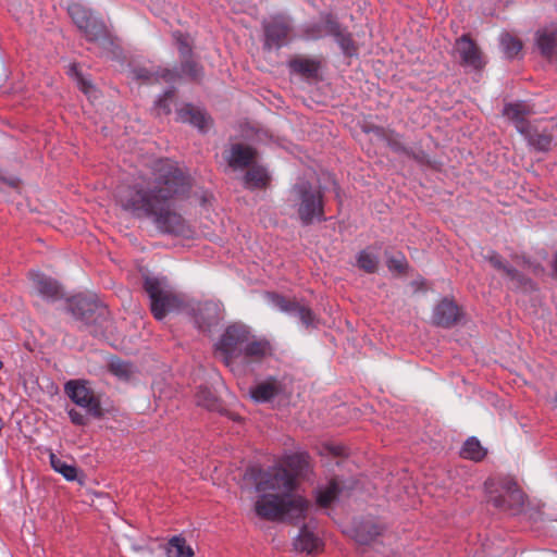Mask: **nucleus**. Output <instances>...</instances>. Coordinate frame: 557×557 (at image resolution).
Masks as SVG:
<instances>
[{
    "label": "nucleus",
    "instance_id": "nucleus-22",
    "mask_svg": "<svg viewBox=\"0 0 557 557\" xmlns=\"http://www.w3.org/2000/svg\"><path fill=\"white\" fill-rule=\"evenodd\" d=\"M177 115L180 121L184 123H190L201 132H206L210 126L209 116L202 110L195 108L191 104H185L182 107L177 111Z\"/></svg>",
    "mask_w": 557,
    "mask_h": 557
},
{
    "label": "nucleus",
    "instance_id": "nucleus-12",
    "mask_svg": "<svg viewBox=\"0 0 557 557\" xmlns=\"http://www.w3.org/2000/svg\"><path fill=\"white\" fill-rule=\"evenodd\" d=\"M264 29V47L267 49H280L287 44L292 25L284 16H275L272 21L263 24Z\"/></svg>",
    "mask_w": 557,
    "mask_h": 557
},
{
    "label": "nucleus",
    "instance_id": "nucleus-46",
    "mask_svg": "<svg viewBox=\"0 0 557 557\" xmlns=\"http://www.w3.org/2000/svg\"><path fill=\"white\" fill-rule=\"evenodd\" d=\"M177 39L180 41V52H181V54L183 57L188 55L190 53V51H191L189 45L182 39L181 35H180V37Z\"/></svg>",
    "mask_w": 557,
    "mask_h": 557
},
{
    "label": "nucleus",
    "instance_id": "nucleus-38",
    "mask_svg": "<svg viewBox=\"0 0 557 557\" xmlns=\"http://www.w3.org/2000/svg\"><path fill=\"white\" fill-rule=\"evenodd\" d=\"M334 38L346 55H352L356 52V47L351 35L347 32L346 28H343Z\"/></svg>",
    "mask_w": 557,
    "mask_h": 557
},
{
    "label": "nucleus",
    "instance_id": "nucleus-36",
    "mask_svg": "<svg viewBox=\"0 0 557 557\" xmlns=\"http://www.w3.org/2000/svg\"><path fill=\"white\" fill-rule=\"evenodd\" d=\"M324 36L322 22L306 23L301 27V38L305 40H319Z\"/></svg>",
    "mask_w": 557,
    "mask_h": 557
},
{
    "label": "nucleus",
    "instance_id": "nucleus-48",
    "mask_svg": "<svg viewBox=\"0 0 557 557\" xmlns=\"http://www.w3.org/2000/svg\"><path fill=\"white\" fill-rule=\"evenodd\" d=\"M8 184H10L11 186H16L17 181L16 180H10V181H8Z\"/></svg>",
    "mask_w": 557,
    "mask_h": 557
},
{
    "label": "nucleus",
    "instance_id": "nucleus-30",
    "mask_svg": "<svg viewBox=\"0 0 557 557\" xmlns=\"http://www.w3.org/2000/svg\"><path fill=\"white\" fill-rule=\"evenodd\" d=\"M168 557H193L194 550L182 536H173L166 545Z\"/></svg>",
    "mask_w": 557,
    "mask_h": 557
},
{
    "label": "nucleus",
    "instance_id": "nucleus-24",
    "mask_svg": "<svg viewBox=\"0 0 557 557\" xmlns=\"http://www.w3.org/2000/svg\"><path fill=\"white\" fill-rule=\"evenodd\" d=\"M294 546L298 552L315 554L321 550L322 542L307 525H304L294 542Z\"/></svg>",
    "mask_w": 557,
    "mask_h": 557
},
{
    "label": "nucleus",
    "instance_id": "nucleus-20",
    "mask_svg": "<svg viewBox=\"0 0 557 557\" xmlns=\"http://www.w3.org/2000/svg\"><path fill=\"white\" fill-rule=\"evenodd\" d=\"M460 317V310L458 306L449 300L441 301L433 313L434 323L438 326L450 327L453 326Z\"/></svg>",
    "mask_w": 557,
    "mask_h": 557
},
{
    "label": "nucleus",
    "instance_id": "nucleus-2",
    "mask_svg": "<svg viewBox=\"0 0 557 557\" xmlns=\"http://www.w3.org/2000/svg\"><path fill=\"white\" fill-rule=\"evenodd\" d=\"M309 502L297 494L264 493L255 503L258 517L268 521L296 522L306 517Z\"/></svg>",
    "mask_w": 557,
    "mask_h": 557
},
{
    "label": "nucleus",
    "instance_id": "nucleus-17",
    "mask_svg": "<svg viewBox=\"0 0 557 557\" xmlns=\"http://www.w3.org/2000/svg\"><path fill=\"white\" fill-rule=\"evenodd\" d=\"M383 530L384 528L379 521L367 519L356 523L351 532L357 543L366 545L381 535Z\"/></svg>",
    "mask_w": 557,
    "mask_h": 557
},
{
    "label": "nucleus",
    "instance_id": "nucleus-1",
    "mask_svg": "<svg viewBox=\"0 0 557 557\" xmlns=\"http://www.w3.org/2000/svg\"><path fill=\"white\" fill-rule=\"evenodd\" d=\"M190 188V177L174 161L161 159L153 163L151 176L121 188L117 201L134 216L151 220L161 233L184 235L188 227L175 210V203L184 199Z\"/></svg>",
    "mask_w": 557,
    "mask_h": 557
},
{
    "label": "nucleus",
    "instance_id": "nucleus-5",
    "mask_svg": "<svg viewBox=\"0 0 557 557\" xmlns=\"http://www.w3.org/2000/svg\"><path fill=\"white\" fill-rule=\"evenodd\" d=\"M144 288L150 299V310L157 320L180 307V299L171 285L164 278L147 276Z\"/></svg>",
    "mask_w": 557,
    "mask_h": 557
},
{
    "label": "nucleus",
    "instance_id": "nucleus-31",
    "mask_svg": "<svg viewBox=\"0 0 557 557\" xmlns=\"http://www.w3.org/2000/svg\"><path fill=\"white\" fill-rule=\"evenodd\" d=\"M269 182L267 171L261 166H251L245 175V184L248 188H263Z\"/></svg>",
    "mask_w": 557,
    "mask_h": 557
},
{
    "label": "nucleus",
    "instance_id": "nucleus-28",
    "mask_svg": "<svg viewBox=\"0 0 557 557\" xmlns=\"http://www.w3.org/2000/svg\"><path fill=\"white\" fill-rule=\"evenodd\" d=\"M196 322L200 329H209L218 322V306L213 302H205L196 315Z\"/></svg>",
    "mask_w": 557,
    "mask_h": 557
},
{
    "label": "nucleus",
    "instance_id": "nucleus-13",
    "mask_svg": "<svg viewBox=\"0 0 557 557\" xmlns=\"http://www.w3.org/2000/svg\"><path fill=\"white\" fill-rule=\"evenodd\" d=\"M455 50L462 66L481 70L485 65L481 49L469 35H462L456 40Z\"/></svg>",
    "mask_w": 557,
    "mask_h": 557
},
{
    "label": "nucleus",
    "instance_id": "nucleus-26",
    "mask_svg": "<svg viewBox=\"0 0 557 557\" xmlns=\"http://www.w3.org/2000/svg\"><path fill=\"white\" fill-rule=\"evenodd\" d=\"M282 468H286L289 474H293L295 478V482L298 481L300 476H304L309 468L308 457L302 454H294L287 456L284 460Z\"/></svg>",
    "mask_w": 557,
    "mask_h": 557
},
{
    "label": "nucleus",
    "instance_id": "nucleus-4",
    "mask_svg": "<svg viewBox=\"0 0 557 557\" xmlns=\"http://www.w3.org/2000/svg\"><path fill=\"white\" fill-rule=\"evenodd\" d=\"M484 487L487 500L497 509L517 511L524 504L525 495L511 478L487 479Z\"/></svg>",
    "mask_w": 557,
    "mask_h": 557
},
{
    "label": "nucleus",
    "instance_id": "nucleus-27",
    "mask_svg": "<svg viewBox=\"0 0 557 557\" xmlns=\"http://www.w3.org/2000/svg\"><path fill=\"white\" fill-rule=\"evenodd\" d=\"M486 259L490 261L493 268L502 271L507 278L512 282H517L518 284L522 283V274L517 269L506 263L497 252L492 251L486 256Z\"/></svg>",
    "mask_w": 557,
    "mask_h": 557
},
{
    "label": "nucleus",
    "instance_id": "nucleus-35",
    "mask_svg": "<svg viewBox=\"0 0 557 557\" xmlns=\"http://www.w3.org/2000/svg\"><path fill=\"white\" fill-rule=\"evenodd\" d=\"M357 265L367 273H375L379 269V258L368 250H361L357 256Z\"/></svg>",
    "mask_w": 557,
    "mask_h": 557
},
{
    "label": "nucleus",
    "instance_id": "nucleus-45",
    "mask_svg": "<svg viewBox=\"0 0 557 557\" xmlns=\"http://www.w3.org/2000/svg\"><path fill=\"white\" fill-rule=\"evenodd\" d=\"M388 268L389 269H395V270H398V271H403L404 270V258L401 259H396V258H392L388 260Z\"/></svg>",
    "mask_w": 557,
    "mask_h": 557
},
{
    "label": "nucleus",
    "instance_id": "nucleus-21",
    "mask_svg": "<svg viewBox=\"0 0 557 557\" xmlns=\"http://www.w3.org/2000/svg\"><path fill=\"white\" fill-rule=\"evenodd\" d=\"M536 47L546 59L557 54V27L542 28L535 34Z\"/></svg>",
    "mask_w": 557,
    "mask_h": 557
},
{
    "label": "nucleus",
    "instance_id": "nucleus-10",
    "mask_svg": "<svg viewBox=\"0 0 557 557\" xmlns=\"http://www.w3.org/2000/svg\"><path fill=\"white\" fill-rule=\"evenodd\" d=\"M258 492L274 491L275 494H295L297 482L286 468L275 467L264 472L256 484Z\"/></svg>",
    "mask_w": 557,
    "mask_h": 557
},
{
    "label": "nucleus",
    "instance_id": "nucleus-6",
    "mask_svg": "<svg viewBox=\"0 0 557 557\" xmlns=\"http://www.w3.org/2000/svg\"><path fill=\"white\" fill-rule=\"evenodd\" d=\"M69 14L88 40L103 46L113 44L103 21L82 4L72 3L69 5Z\"/></svg>",
    "mask_w": 557,
    "mask_h": 557
},
{
    "label": "nucleus",
    "instance_id": "nucleus-25",
    "mask_svg": "<svg viewBox=\"0 0 557 557\" xmlns=\"http://www.w3.org/2000/svg\"><path fill=\"white\" fill-rule=\"evenodd\" d=\"M280 392V382L275 377H269L251 388L250 395L257 403H265L274 398Z\"/></svg>",
    "mask_w": 557,
    "mask_h": 557
},
{
    "label": "nucleus",
    "instance_id": "nucleus-41",
    "mask_svg": "<svg viewBox=\"0 0 557 557\" xmlns=\"http://www.w3.org/2000/svg\"><path fill=\"white\" fill-rule=\"evenodd\" d=\"M110 371L119 376V377H123V379H127L131 373H132V369H131V366L126 362H123L121 360H114L110 363Z\"/></svg>",
    "mask_w": 557,
    "mask_h": 557
},
{
    "label": "nucleus",
    "instance_id": "nucleus-39",
    "mask_svg": "<svg viewBox=\"0 0 557 557\" xmlns=\"http://www.w3.org/2000/svg\"><path fill=\"white\" fill-rule=\"evenodd\" d=\"M321 22H322V25H323V28H324L325 36L329 35V36L335 37L344 28L337 22L335 16H333L330 13L322 14L321 15Z\"/></svg>",
    "mask_w": 557,
    "mask_h": 557
},
{
    "label": "nucleus",
    "instance_id": "nucleus-8",
    "mask_svg": "<svg viewBox=\"0 0 557 557\" xmlns=\"http://www.w3.org/2000/svg\"><path fill=\"white\" fill-rule=\"evenodd\" d=\"M250 334L247 326L243 324L230 325L223 333L219 344L218 352L221 355L225 366L234 370L240 358L243 346Z\"/></svg>",
    "mask_w": 557,
    "mask_h": 557
},
{
    "label": "nucleus",
    "instance_id": "nucleus-9",
    "mask_svg": "<svg viewBox=\"0 0 557 557\" xmlns=\"http://www.w3.org/2000/svg\"><path fill=\"white\" fill-rule=\"evenodd\" d=\"M64 392L75 405L85 408L92 417L100 418L102 416L100 398L86 381L71 380L65 383Z\"/></svg>",
    "mask_w": 557,
    "mask_h": 557
},
{
    "label": "nucleus",
    "instance_id": "nucleus-14",
    "mask_svg": "<svg viewBox=\"0 0 557 557\" xmlns=\"http://www.w3.org/2000/svg\"><path fill=\"white\" fill-rule=\"evenodd\" d=\"M529 145L537 151H549L554 146L555 125H530L523 133Z\"/></svg>",
    "mask_w": 557,
    "mask_h": 557
},
{
    "label": "nucleus",
    "instance_id": "nucleus-18",
    "mask_svg": "<svg viewBox=\"0 0 557 557\" xmlns=\"http://www.w3.org/2000/svg\"><path fill=\"white\" fill-rule=\"evenodd\" d=\"M503 113L515 123L519 133L523 134L530 127L527 117L532 113V109L528 103L523 101L509 103L505 106Z\"/></svg>",
    "mask_w": 557,
    "mask_h": 557
},
{
    "label": "nucleus",
    "instance_id": "nucleus-16",
    "mask_svg": "<svg viewBox=\"0 0 557 557\" xmlns=\"http://www.w3.org/2000/svg\"><path fill=\"white\" fill-rule=\"evenodd\" d=\"M269 350V342L256 339L251 334H249L245 346H243V351L238 361L242 363L258 362L265 357Z\"/></svg>",
    "mask_w": 557,
    "mask_h": 557
},
{
    "label": "nucleus",
    "instance_id": "nucleus-33",
    "mask_svg": "<svg viewBox=\"0 0 557 557\" xmlns=\"http://www.w3.org/2000/svg\"><path fill=\"white\" fill-rule=\"evenodd\" d=\"M50 465L51 468L62 474L65 480L74 481L77 478V468L74 465H69L60 459L55 454L50 453Z\"/></svg>",
    "mask_w": 557,
    "mask_h": 557
},
{
    "label": "nucleus",
    "instance_id": "nucleus-40",
    "mask_svg": "<svg viewBox=\"0 0 557 557\" xmlns=\"http://www.w3.org/2000/svg\"><path fill=\"white\" fill-rule=\"evenodd\" d=\"M182 72L193 81H198L203 75L202 67L193 60H186L182 63Z\"/></svg>",
    "mask_w": 557,
    "mask_h": 557
},
{
    "label": "nucleus",
    "instance_id": "nucleus-42",
    "mask_svg": "<svg viewBox=\"0 0 557 557\" xmlns=\"http://www.w3.org/2000/svg\"><path fill=\"white\" fill-rule=\"evenodd\" d=\"M175 91L170 89L158 100L157 108L160 112L169 114L171 112L170 102L173 100Z\"/></svg>",
    "mask_w": 557,
    "mask_h": 557
},
{
    "label": "nucleus",
    "instance_id": "nucleus-11",
    "mask_svg": "<svg viewBox=\"0 0 557 557\" xmlns=\"http://www.w3.org/2000/svg\"><path fill=\"white\" fill-rule=\"evenodd\" d=\"M265 298L272 307L281 312L297 317L306 327L314 326L315 314L308 306L300 304L296 298H287L276 293H267Z\"/></svg>",
    "mask_w": 557,
    "mask_h": 557
},
{
    "label": "nucleus",
    "instance_id": "nucleus-47",
    "mask_svg": "<svg viewBox=\"0 0 557 557\" xmlns=\"http://www.w3.org/2000/svg\"><path fill=\"white\" fill-rule=\"evenodd\" d=\"M330 451L335 456H343L345 454V448L343 446H332L330 447Z\"/></svg>",
    "mask_w": 557,
    "mask_h": 557
},
{
    "label": "nucleus",
    "instance_id": "nucleus-29",
    "mask_svg": "<svg viewBox=\"0 0 557 557\" xmlns=\"http://www.w3.org/2000/svg\"><path fill=\"white\" fill-rule=\"evenodd\" d=\"M460 456L465 459L481 461L486 456V449L475 437L468 438L460 451Z\"/></svg>",
    "mask_w": 557,
    "mask_h": 557
},
{
    "label": "nucleus",
    "instance_id": "nucleus-44",
    "mask_svg": "<svg viewBox=\"0 0 557 557\" xmlns=\"http://www.w3.org/2000/svg\"><path fill=\"white\" fill-rule=\"evenodd\" d=\"M69 417L75 425H85L87 423V418L75 409L69 410Z\"/></svg>",
    "mask_w": 557,
    "mask_h": 557
},
{
    "label": "nucleus",
    "instance_id": "nucleus-23",
    "mask_svg": "<svg viewBox=\"0 0 557 557\" xmlns=\"http://www.w3.org/2000/svg\"><path fill=\"white\" fill-rule=\"evenodd\" d=\"M292 72L301 75L305 78H314L318 76L321 63L313 58L297 55L288 62Z\"/></svg>",
    "mask_w": 557,
    "mask_h": 557
},
{
    "label": "nucleus",
    "instance_id": "nucleus-7",
    "mask_svg": "<svg viewBox=\"0 0 557 557\" xmlns=\"http://www.w3.org/2000/svg\"><path fill=\"white\" fill-rule=\"evenodd\" d=\"M69 307L73 315L84 325L95 324L97 327L90 331L92 335H98L107 321V309L92 297L83 295L74 296L69 301Z\"/></svg>",
    "mask_w": 557,
    "mask_h": 557
},
{
    "label": "nucleus",
    "instance_id": "nucleus-19",
    "mask_svg": "<svg viewBox=\"0 0 557 557\" xmlns=\"http://www.w3.org/2000/svg\"><path fill=\"white\" fill-rule=\"evenodd\" d=\"M256 156L257 151L252 147L243 144H234L230 149L226 160L232 169H244L252 163Z\"/></svg>",
    "mask_w": 557,
    "mask_h": 557
},
{
    "label": "nucleus",
    "instance_id": "nucleus-34",
    "mask_svg": "<svg viewBox=\"0 0 557 557\" xmlns=\"http://www.w3.org/2000/svg\"><path fill=\"white\" fill-rule=\"evenodd\" d=\"M339 483L336 479H332L327 486L319 491L317 496V503L321 507H327L339 494Z\"/></svg>",
    "mask_w": 557,
    "mask_h": 557
},
{
    "label": "nucleus",
    "instance_id": "nucleus-32",
    "mask_svg": "<svg viewBox=\"0 0 557 557\" xmlns=\"http://www.w3.org/2000/svg\"><path fill=\"white\" fill-rule=\"evenodd\" d=\"M500 47L508 59H512L522 50V41L509 33H503L499 37Z\"/></svg>",
    "mask_w": 557,
    "mask_h": 557
},
{
    "label": "nucleus",
    "instance_id": "nucleus-49",
    "mask_svg": "<svg viewBox=\"0 0 557 557\" xmlns=\"http://www.w3.org/2000/svg\"><path fill=\"white\" fill-rule=\"evenodd\" d=\"M556 400H557V395H556Z\"/></svg>",
    "mask_w": 557,
    "mask_h": 557
},
{
    "label": "nucleus",
    "instance_id": "nucleus-43",
    "mask_svg": "<svg viewBox=\"0 0 557 557\" xmlns=\"http://www.w3.org/2000/svg\"><path fill=\"white\" fill-rule=\"evenodd\" d=\"M70 72L73 73L78 81L79 88L85 92H89V90L92 88L91 84L88 83L79 73L77 70L76 64H72L70 67Z\"/></svg>",
    "mask_w": 557,
    "mask_h": 557
},
{
    "label": "nucleus",
    "instance_id": "nucleus-3",
    "mask_svg": "<svg viewBox=\"0 0 557 557\" xmlns=\"http://www.w3.org/2000/svg\"><path fill=\"white\" fill-rule=\"evenodd\" d=\"M289 201L297 208L304 225H310L314 220H325L323 193L320 187H314L310 182L300 181L294 184Z\"/></svg>",
    "mask_w": 557,
    "mask_h": 557
},
{
    "label": "nucleus",
    "instance_id": "nucleus-15",
    "mask_svg": "<svg viewBox=\"0 0 557 557\" xmlns=\"http://www.w3.org/2000/svg\"><path fill=\"white\" fill-rule=\"evenodd\" d=\"M33 289L42 298L57 300L62 297V289L59 283L40 272H30Z\"/></svg>",
    "mask_w": 557,
    "mask_h": 557
},
{
    "label": "nucleus",
    "instance_id": "nucleus-37",
    "mask_svg": "<svg viewBox=\"0 0 557 557\" xmlns=\"http://www.w3.org/2000/svg\"><path fill=\"white\" fill-rule=\"evenodd\" d=\"M137 77L148 82H157L159 81V78H161L164 82L170 83L175 79L176 74L170 70H162L160 72H157L156 74H152L148 70L140 69L137 71Z\"/></svg>",
    "mask_w": 557,
    "mask_h": 557
}]
</instances>
